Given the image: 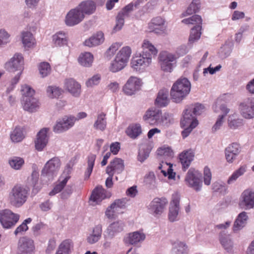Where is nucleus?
<instances>
[{
    "mask_svg": "<svg viewBox=\"0 0 254 254\" xmlns=\"http://www.w3.org/2000/svg\"><path fill=\"white\" fill-rule=\"evenodd\" d=\"M48 131V128H44L38 133L37 139L35 142V148L37 150L42 151L46 146L48 141L47 134Z\"/></svg>",
    "mask_w": 254,
    "mask_h": 254,
    "instance_id": "5701e85b",
    "label": "nucleus"
},
{
    "mask_svg": "<svg viewBox=\"0 0 254 254\" xmlns=\"http://www.w3.org/2000/svg\"><path fill=\"white\" fill-rule=\"evenodd\" d=\"M248 216L245 212L240 213L236 219L234 225L233 231L236 232L242 229L246 225Z\"/></svg>",
    "mask_w": 254,
    "mask_h": 254,
    "instance_id": "2f4dec72",
    "label": "nucleus"
},
{
    "mask_svg": "<svg viewBox=\"0 0 254 254\" xmlns=\"http://www.w3.org/2000/svg\"><path fill=\"white\" fill-rule=\"evenodd\" d=\"M124 161L121 158H115L106 167V172L109 176L121 174L124 170Z\"/></svg>",
    "mask_w": 254,
    "mask_h": 254,
    "instance_id": "dca6fc26",
    "label": "nucleus"
},
{
    "mask_svg": "<svg viewBox=\"0 0 254 254\" xmlns=\"http://www.w3.org/2000/svg\"><path fill=\"white\" fill-rule=\"evenodd\" d=\"M201 174L193 168H190L187 173L185 181L188 185L196 191L200 190L202 186Z\"/></svg>",
    "mask_w": 254,
    "mask_h": 254,
    "instance_id": "0eeeda50",
    "label": "nucleus"
},
{
    "mask_svg": "<svg viewBox=\"0 0 254 254\" xmlns=\"http://www.w3.org/2000/svg\"><path fill=\"white\" fill-rule=\"evenodd\" d=\"M100 80V76L99 75H95L89 79L86 83L88 87H92L94 85H97Z\"/></svg>",
    "mask_w": 254,
    "mask_h": 254,
    "instance_id": "338daca9",
    "label": "nucleus"
},
{
    "mask_svg": "<svg viewBox=\"0 0 254 254\" xmlns=\"http://www.w3.org/2000/svg\"><path fill=\"white\" fill-rule=\"evenodd\" d=\"M172 167V164L162 162V164H160L158 169L161 170L164 176H167L169 179H172L175 178V173L173 172Z\"/></svg>",
    "mask_w": 254,
    "mask_h": 254,
    "instance_id": "72a5a7b5",
    "label": "nucleus"
},
{
    "mask_svg": "<svg viewBox=\"0 0 254 254\" xmlns=\"http://www.w3.org/2000/svg\"><path fill=\"white\" fill-rule=\"evenodd\" d=\"M246 169L247 166L246 165L241 166L231 175L227 180V183L231 184L236 181L239 177L242 176L246 172Z\"/></svg>",
    "mask_w": 254,
    "mask_h": 254,
    "instance_id": "de8ad7c7",
    "label": "nucleus"
},
{
    "mask_svg": "<svg viewBox=\"0 0 254 254\" xmlns=\"http://www.w3.org/2000/svg\"><path fill=\"white\" fill-rule=\"evenodd\" d=\"M102 234V229L100 226H96L94 228L92 234L87 237V242L90 244H94L98 241Z\"/></svg>",
    "mask_w": 254,
    "mask_h": 254,
    "instance_id": "a19ab883",
    "label": "nucleus"
},
{
    "mask_svg": "<svg viewBox=\"0 0 254 254\" xmlns=\"http://www.w3.org/2000/svg\"><path fill=\"white\" fill-rule=\"evenodd\" d=\"M194 116L191 109H186L181 121L182 127H185L188 125H191L192 127H195L198 125V122Z\"/></svg>",
    "mask_w": 254,
    "mask_h": 254,
    "instance_id": "412c9836",
    "label": "nucleus"
},
{
    "mask_svg": "<svg viewBox=\"0 0 254 254\" xmlns=\"http://www.w3.org/2000/svg\"><path fill=\"white\" fill-rule=\"evenodd\" d=\"M96 158V156L95 154H91L88 156V167L84 174V180H87L89 178L94 166Z\"/></svg>",
    "mask_w": 254,
    "mask_h": 254,
    "instance_id": "c03bdc74",
    "label": "nucleus"
},
{
    "mask_svg": "<svg viewBox=\"0 0 254 254\" xmlns=\"http://www.w3.org/2000/svg\"><path fill=\"white\" fill-rule=\"evenodd\" d=\"M131 49L129 46L123 47L117 53L109 67L110 71L116 72L123 69L128 62L131 54Z\"/></svg>",
    "mask_w": 254,
    "mask_h": 254,
    "instance_id": "f257e3e1",
    "label": "nucleus"
},
{
    "mask_svg": "<svg viewBox=\"0 0 254 254\" xmlns=\"http://www.w3.org/2000/svg\"><path fill=\"white\" fill-rule=\"evenodd\" d=\"M24 163L23 158L13 157L9 160V164L11 168L15 170L20 169Z\"/></svg>",
    "mask_w": 254,
    "mask_h": 254,
    "instance_id": "603ef678",
    "label": "nucleus"
},
{
    "mask_svg": "<svg viewBox=\"0 0 254 254\" xmlns=\"http://www.w3.org/2000/svg\"><path fill=\"white\" fill-rule=\"evenodd\" d=\"M220 241L225 249L229 250L232 249L233 244L229 236H227L226 237L221 236L220 237Z\"/></svg>",
    "mask_w": 254,
    "mask_h": 254,
    "instance_id": "13d9d810",
    "label": "nucleus"
},
{
    "mask_svg": "<svg viewBox=\"0 0 254 254\" xmlns=\"http://www.w3.org/2000/svg\"><path fill=\"white\" fill-rule=\"evenodd\" d=\"M177 252L176 254H187V247L183 243L180 242L178 244L177 247Z\"/></svg>",
    "mask_w": 254,
    "mask_h": 254,
    "instance_id": "774afa93",
    "label": "nucleus"
},
{
    "mask_svg": "<svg viewBox=\"0 0 254 254\" xmlns=\"http://www.w3.org/2000/svg\"><path fill=\"white\" fill-rule=\"evenodd\" d=\"M39 176V173L36 171H33L31 174V180L33 186V191H34L35 190V192H37L41 188V187H38L36 186L38 181Z\"/></svg>",
    "mask_w": 254,
    "mask_h": 254,
    "instance_id": "0e129e2a",
    "label": "nucleus"
},
{
    "mask_svg": "<svg viewBox=\"0 0 254 254\" xmlns=\"http://www.w3.org/2000/svg\"><path fill=\"white\" fill-rule=\"evenodd\" d=\"M84 17L83 13L76 7L70 10L66 14L65 23L67 26H73L81 22Z\"/></svg>",
    "mask_w": 254,
    "mask_h": 254,
    "instance_id": "6e6552de",
    "label": "nucleus"
},
{
    "mask_svg": "<svg viewBox=\"0 0 254 254\" xmlns=\"http://www.w3.org/2000/svg\"><path fill=\"white\" fill-rule=\"evenodd\" d=\"M73 248L72 241L70 239H66L60 244L57 251L62 254H70Z\"/></svg>",
    "mask_w": 254,
    "mask_h": 254,
    "instance_id": "c756f323",
    "label": "nucleus"
},
{
    "mask_svg": "<svg viewBox=\"0 0 254 254\" xmlns=\"http://www.w3.org/2000/svg\"><path fill=\"white\" fill-rule=\"evenodd\" d=\"M170 102L168 98V91L166 89H162L158 93L155 100V104L158 107H164L167 106Z\"/></svg>",
    "mask_w": 254,
    "mask_h": 254,
    "instance_id": "a878e982",
    "label": "nucleus"
},
{
    "mask_svg": "<svg viewBox=\"0 0 254 254\" xmlns=\"http://www.w3.org/2000/svg\"><path fill=\"white\" fill-rule=\"evenodd\" d=\"M35 250L34 241L27 237L21 238L18 244L19 254H32Z\"/></svg>",
    "mask_w": 254,
    "mask_h": 254,
    "instance_id": "4468645a",
    "label": "nucleus"
},
{
    "mask_svg": "<svg viewBox=\"0 0 254 254\" xmlns=\"http://www.w3.org/2000/svg\"><path fill=\"white\" fill-rule=\"evenodd\" d=\"M157 153L158 155L167 157H172L173 155V152L171 148L165 146L158 148L157 150Z\"/></svg>",
    "mask_w": 254,
    "mask_h": 254,
    "instance_id": "4d7b16f0",
    "label": "nucleus"
},
{
    "mask_svg": "<svg viewBox=\"0 0 254 254\" xmlns=\"http://www.w3.org/2000/svg\"><path fill=\"white\" fill-rule=\"evenodd\" d=\"M29 189L21 185H16L12 189L9 194L10 204L16 207L21 206L28 197Z\"/></svg>",
    "mask_w": 254,
    "mask_h": 254,
    "instance_id": "f03ea898",
    "label": "nucleus"
},
{
    "mask_svg": "<svg viewBox=\"0 0 254 254\" xmlns=\"http://www.w3.org/2000/svg\"><path fill=\"white\" fill-rule=\"evenodd\" d=\"M212 189L214 191L225 193L227 192V187L223 182H215L212 185Z\"/></svg>",
    "mask_w": 254,
    "mask_h": 254,
    "instance_id": "5fc2aeb1",
    "label": "nucleus"
},
{
    "mask_svg": "<svg viewBox=\"0 0 254 254\" xmlns=\"http://www.w3.org/2000/svg\"><path fill=\"white\" fill-rule=\"evenodd\" d=\"M24 59L22 55L16 54L10 61L5 64V68L9 72L20 71L22 73L23 69Z\"/></svg>",
    "mask_w": 254,
    "mask_h": 254,
    "instance_id": "9d476101",
    "label": "nucleus"
},
{
    "mask_svg": "<svg viewBox=\"0 0 254 254\" xmlns=\"http://www.w3.org/2000/svg\"><path fill=\"white\" fill-rule=\"evenodd\" d=\"M152 61V56L149 54H142L133 57L131 61V67L136 70H140L149 66Z\"/></svg>",
    "mask_w": 254,
    "mask_h": 254,
    "instance_id": "1a4fd4ad",
    "label": "nucleus"
},
{
    "mask_svg": "<svg viewBox=\"0 0 254 254\" xmlns=\"http://www.w3.org/2000/svg\"><path fill=\"white\" fill-rule=\"evenodd\" d=\"M110 196V193H108L107 191L102 186H99L93 190L90 199L96 204H98L103 199L109 197Z\"/></svg>",
    "mask_w": 254,
    "mask_h": 254,
    "instance_id": "6ab92c4d",
    "label": "nucleus"
},
{
    "mask_svg": "<svg viewBox=\"0 0 254 254\" xmlns=\"http://www.w3.org/2000/svg\"><path fill=\"white\" fill-rule=\"evenodd\" d=\"M104 41V34L102 32H98L96 35L87 39L84 42L86 46L92 47L97 46L102 43Z\"/></svg>",
    "mask_w": 254,
    "mask_h": 254,
    "instance_id": "c85d7f7f",
    "label": "nucleus"
},
{
    "mask_svg": "<svg viewBox=\"0 0 254 254\" xmlns=\"http://www.w3.org/2000/svg\"><path fill=\"white\" fill-rule=\"evenodd\" d=\"M241 152V147L238 143H232L225 149V153L227 161L232 163Z\"/></svg>",
    "mask_w": 254,
    "mask_h": 254,
    "instance_id": "aec40b11",
    "label": "nucleus"
},
{
    "mask_svg": "<svg viewBox=\"0 0 254 254\" xmlns=\"http://www.w3.org/2000/svg\"><path fill=\"white\" fill-rule=\"evenodd\" d=\"M193 153L191 150L184 151L180 155L179 158L184 171H185L190 165V162L193 159Z\"/></svg>",
    "mask_w": 254,
    "mask_h": 254,
    "instance_id": "cd10ccee",
    "label": "nucleus"
},
{
    "mask_svg": "<svg viewBox=\"0 0 254 254\" xmlns=\"http://www.w3.org/2000/svg\"><path fill=\"white\" fill-rule=\"evenodd\" d=\"M126 204V202L125 199H118L115 200V202L111 205V208H114L115 210L118 211L119 208H125Z\"/></svg>",
    "mask_w": 254,
    "mask_h": 254,
    "instance_id": "680f3d73",
    "label": "nucleus"
},
{
    "mask_svg": "<svg viewBox=\"0 0 254 254\" xmlns=\"http://www.w3.org/2000/svg\"><path fill=\"white\" fill-rule=\"evenodd\" d=\"M64 87L73 96L78 97L81 92V86L72 78L66 79L64 82Z\"/></svg>",
    "mask_w": 254,
    "mask_h": 254,
    "instance_id": "b1692460",
    "label": "nucleus"
},
{
    "mask_svg": "<svg viewBox=\"0 0 254 254\" xmlns=\"http://www.w3.org/2000/svg\"><path fill=\"white\" fill-rule=\"evenodd\" d=\"M148 29L150 32H153L157 34L164 33L166 29L165 21L160 16L154 17L148 23Z\"/></svg>",
    "mask_w": 254,
    "mask_h": 254,
    "instance_id": "2eb2a0df",
    "label": "nucleus"
},
{
    "mask_svg": "<svg viewBox=\"0 0 254 254\" xmlns=\"http://www.w3.org/2000/svg\"><path fill=\"white\" fill-rule=\"evenodd\" d=\"M161 69L165 72H171L174 68L175 55L167 51L161 52L158 57Z\"/></svg>",
    "mask_w": 254,
    "mask_h": 254,
    "instance_id": "423d86ee",
    "label": "nucleus"
},
{
    "mask_svg": "<svg viewBox=\"0 0 254 254\" xmlns=\"http://www.w3.org/2000/svg\"><path fill=\"white\" fill-rule=\"evenodd\" d=\"M21 91L23 96V108L29 112H34L39 107L38 100L33 97L35 91L30 86L24 85L22 86Z\"/></svg>",
    "mask_w": 254,
    "mask_h": 254,
    "instance_id": "7ed1b4c3",
    "label": "nucleus"
},
{
    "mask_svg": "<svg viewBox=\"0 0 254 254\" xmlns=\"http://www.w3.org/2000/svg\"><path fill=\"white\" fill-rule=\"evenodd\" d=\"M200 2L199 0H192L186 11L182 14L183 16L190 15L198 11L200 8Z\"/></svg>",
    "mask_w": 254,
    "mask_h": 254,
    "instance_id": "ea45409f",
    "label": "nucleus"
},
{
    "mask_svg": "<svg viewBox=\"0 0 254 254\" xmlns=\"http://www.w3.org/2000/svg\"><path fill=\"white\" fill-rule=\"evenodd\" d=\"M141 133V127L138 124L129 126L126 130L127 134L132 139L136 138Z\"/></svg>",
    "mask_w": 254,
    "mask_h": 254,
    "instance_id": "f704fd0d",
    "label": "nucleus"
},
{
    "mask_svg": "<svg viewBox=\"0 0 254 254\" xmlns=\"http://www.w3.org/2000/svg\"><path fill=\"white\" fill-rule=\"evenodd\" d=\"M39 72L44 77L49 74L51 71V65L48 62L41 63L38 66Z\"/></svg>",
    "mask_w": 254,
    "mask_h": 254,
    "instance_id": "864d4df0",
    "label": "nucleus"
},
{
    "mask_svg": "<svg viewBox=\"0 0 254 254\" xmlns=\"http://www.w3.org/2000/svg\"><path fill=\"white\" fill-rule=\"evenodd\" d=\"M191 112H192L195 116L200 115L204 110V106L201 104L196 103L194 105H191Z\"/></svg>",
    "mask_w": 254,
    "mask_h": 254,
    "instance_id": "69168bd1",
    "label": "nucleus"
},
{
    "mask_svg": "<svg viewBox=\"0 0 254 254\" xmlns=\"http://www.w3.org/2000/svg\"><path fill=\"white\" fill-rule=\"evenodd\" d=\"M125 225L121 221H118L111 224L108 229L107 231L109 235L113 237L117 233L121 232L123 229Z\"/></svg>",
    "mask_w": 254,
    "mask_h": 254,
    "instance_id": "7c9ffc66",
    "label": "nucleus"
},
{
    "mask_svg": "<svg viewBox=\"0 0 254 254\" xmlns=\"http://www.w3.org/2000/svg\"><path fill=\"white\" fill-rule=\"evenodd\" d=\"M182 22L187 25L191 24L195 25V26H202V19L200 15L195 14L189 18L183 19Z\"/></svg>",
    "mask_w": 254,
    "mask_h": 254,
    "instance_id": "37998d69",
    "label": "nucleus"
},
{
    "mask_svg": "<svg viewBox=\"0 0 254 254\" xmlns=\"http://www.w3.org/2000/svg\"><path fill=\"white\" fill-rule=\"evenodd\" d=\"M203 175L204 184L207 186L209 185L211 183L212 174L210 169L207 166L204 168Z\"/></svg>",
    "mask_w": 254,
    "mask_h": 254,
    "instance_id": "e2e57ef3",
    "label": "nucleus"
},
{
    "mask_svg": "<svg viewBox=\"0 0 254 254\" xmlns=\"http://www.w3.org/2000/svg\"><path fill=\"white\" fill-rule=\"evenodd\" d=\"M77 7L84 16L85 14H92L96 9V4L94 2L89 0L81 2Z\"/></svg>",
    "mask_w": 254,
    "mask_h": 254,
    "instance_id": "bb28decb",
    "label": "nucleus"
},
{
    "mask_svg": "<svg viewBox=\"0 0 254 254\" xmlns=\"http://www.w3.org/2000/svg\"><path fill=\"white\" fill-rule=\"evenodd\" d=\"M70 178V177L69 175L65 176L64 180H63L59 184H57L54 187L53 190L49 192V195L53 196L56 193L60 192L64 189Z\"/></svg>",
    "mask_w": 254,
    "mask_h": 254,
    "instance_id": "8fccbe9b",
    "label": "nucleus"
},
{
    "mask_svg": "<svg viewBox=\"0 0 254 254\" xmlns=\"http://www.w3.org/2000/svg\"><path fill=\"white\" fill-rule=\"evenodd\" d=\"M20 215L8 209L0 211V223L4 229H10L18 222Z\"/></svg>",
    "mask_w": 254,
    "mask_h": 254,
    "instance_id": "20e7f679",
    "label": "nucleus"
},
{
    "mask_svg": "<svg viewBox=\"0 0 254 254\" xmlns=\"http://www.w3.org/2000/svg\"><path fill=\"white\" fill-rule=\"evenodd\" d=\"M53 41L56 46H61L66 44L67 39L64 33L59 32L53 36Z\"/></svg>",
    "mask_w": 254,
    "mask_h": 254,
    "instance_id": "3c124183",
    "label": "nucleus"
},
{
    "mask_svg": "<svg viewBox=\"0 0 254 254\" xmlns=\"http://www.w3.org/2000/svg\"><path fill=\"white\" fill-rule=\"evenodd\" d=\"M24 138L22 129L18 127H16L10 134V138L13 142L21 141Z\"/></svg>",
    "mask_w": 254,
    "mask_h": 254,
    "instance_id": "a18cd8bd",
    "label": "nucleus"
},
{
    "mask_svg": "<svg viewBox=\"0 0 254 254\" xmlns=\"http://www.w3.org/2000/svg\"><path fill=\"white\" fill-rule=\"evenodd\" d=\"M161 112L158 110H148L143 117L144 121L151 125L157 124L161 118Z\"/></svg>",
    "mask_w": 254,
    "mask_h": 254,
    "instance_id": "4be33fe9",
    "label": "nucleus"
},
{
    "mask_svg": "<svg viewBox=\"0 0 254 254\" xmlns=\"http://www.w3.org/2000/svg\"><path fill=\"white\" fill-rule=\"evenodd\" d=\"M125 16L122 13L119 12L116 18V24L114 28V31L116 32L121 29L124 24Z\"/></svg>",
    "mask_w": 254,
    "mask_h": 254,
    "instance_id": "bf43d9fd",
    "label": "nucleus"
},
{
    "mask_svg": "<svg viewBox=\"0 0 254 254\" xmlns=\"http://www.w3.org/2000/svg\"><path fill=\"white\" fill-rule=\"evenodd\" d=\"M79 64L84 66H90L93 61V56L89 52L81 54L78 59Z\"/></svg>",
    "mask_w": 254,
    "mask_h": 254,
    "instance_id": "4c0bfd02",
    "label": "nucleus"
},
{
    "mask_svg": "<svg viewBox=\"0 0 254 254\" xmlns=\"http://www.w3.org/2000/svg\"><path fill=\"white\" fill-rule=\"evenodd\" d=\"M61 161L59 158L54 157L46 163L42 170V174L53 177L59 171Z\"/></svg>",
    "mask_w": 254,
    "mask_h": 254,
    "instance_id": "f3484780",
    "label": "nucleus"
},
{
    "mask_svg": "<svg viewBox=\"0 0 254 254\" xmlns=\"http://www.w3.org/2000/svg\"><path fill=\"white\" fill-rule=\"evenodd\" d=\"M239 206L246 210L254 207V191L251 189H247L242 193L239 202Z\"/></svg>",
    "mask_w": 254,
    "mask_h": 254,
    "instance_id": "9b49d317",
    "label": "nucleus"
},
{
    "mask_svg": "<svg viewBox=\"0 0 254 254\" xmlns=\"http://www.w3.org/2000/svg\"><path fill=\"white\" fill-rule=\"evenodd\" d=\"M201 25L194 26L191 29L189 38V43L192 44L200 39L201 35Z\"/></svg>",
    "mask_w": 254,
    "mask_h": 254,
    "instance_id": "e433bc0d",
    "label": "nucleus"
},
{
    "mask_svg": "<svg viewBox=\"0 0 254 254\" xmlns=\"http://www.w3.org/2000/svg\"><path fill=\"white\" fill-rule=\"evenodd\" d=\"M242 116L248 119L254 117V99H249L240 105Z\"/></svg>",
    "mask_w": 254,
    "mask_h": 254,
    "instance_id": "a211bd4d",
    "label": "nucleus"
},
{
    "mask_svg": "<svg viewBox=\"0 0 254 254\" xmlns=\"http://www.w3.org/2000/svg\"><path fill=\"white\" fill-rule=\"evenodd\" d=\"M142 84L141 79L136 77L131 76L124 86L123 90L126 95H132L140 90Z\"/></svg>",
    "mask_w": 254,
    "mask_h": 254,
    "instance_id": "f8f14e48",
    "label": "nucleus"
},
{
    "mask_svg": "<svg viewBox=\"0 0 254 254\" xmlns=\"http://www.w3.org/2000/svg\"><path fill=\"white\" fill-rule=\"evenodd\" d=\"M22 43L25 47L31 48L35 43V40L33 35L29 32L22 33Z\"/></svg>",
    "mask_w": 254,
    "mask_h": 254,
    "instance_id": "79ce46f5",
    "label": "nucleus"
},
{
    "mask_svg": "<svg viewBox=\"0 0 254 254\" xmlns=\"http://www.w3.org/2000/svg\"><path fill=\"white\" fill-rule=\"evenodd\" d=\"M191 84L186 78L178 79L176 82V103H180L189 94Z\"/></svg>",
    "mask_w": 254,
    "mask_h": 254,
    "instance_id": "39448f33",
    "label": "nucleus"
},
{
    "mask_svg": "<svg viewBox=\"0 0 254 254\" xmlns=\"http://www.w3.org/2000/svg\"><path fill=\"white\" fill-rule=\"evenodd\" d=\"M106 114L102 113L98 115L97 119L94 124V127L97 129L104 130L106 127Z\"/></svg>",
    "mask_w": 254,
    "mask_h": 254,
    "instance_id": "49530a36",
    "label": "nucleus"
},
{
    "mask_svg": "<svg viewBox=\"0 0 254 254\" xmlns=\"http://www.w3.org/2000/svg\"><path fill=\"white\" fill-rule=\"evenodd\" d=\"M145 238V236L143 233L137 231L129 234L125 241L131 245H134L143 241Z\"/></svg>",
    "mask_w": 254,
    "mask_h": 254,
    "instance_id": "473e14b6",
    "label": "nucleus"
},
{
    "mask_svg": "<svg viewBox=\"0 0 254 254\" xmlns=\"http://www.w3.org/2000/svg\"><path fill=\"white\" fill-rule=\"evenodd\" d=\"M32 219L30 218L25 219L22 223L15 230L14 232V234L17 235L18 234L26 231L28 229L27 224L30 223Z\"/></svg>",
    "mask_w": 254,
    "mask_h": 254,
    "instance_id": "6e6d98bb",
    "label": "nucleus"
},
{
    "mask_svg": "<svg viewBox=\"0 0 254 254\" xmlns=\"http://www.w3.org/2000/svg\"><path fill=\"white\" fill-rule=\"evenodd\" d=\"M167 204V199L165 198H155L150 203V207L156 214L162 213Z\"/></svg>",
    "mask_w": 254,
    "mask_h": 254,
    "instance_id": "393cba45",
    "label": "nucleus"
},
{
    "mask_svg": "<svg viewBox=\"0 0 254 254\" xmlns=\"http://www.w3.org/2000/svg\"><path fill=\"white\" fill-rule=\"evenodd\" d=\"M63 90L56 86H49L47 89L48 96L51 98H59L63 93Z\"/></svg>",
    "mask_w": 254,
    "mask_h": 254,
    "instance_id": "09e8293b",
    "label": "nucleus"
},
{
    "mask_svg": "<svg viewBox=\"0 0 254 254\" xmlns=\"http://www.w3.org/2000/svg\"><path fill=\"white\" fill-rule=\"evenodd\" d=\"M228 125L231 128L236 129L243 126V120L239 119H232V118L230 117L228 120Z\"/></svg>",
    "mask_w": 254,
    "mask_h": 254,
    "instance_id": "052dcab7",
    "label": "nucleus"
},
{
    "mask_svg": "<svg viewBox=\"0 0 254 254\" xmlns=\"http://www.w3.org/2000/svg\"><path fill=\"white\" fill-rule=\"evenodd\" d=\"M76 119L74 117L65 116L58 121L54 127V131L56 133H61L68 130L74 124Z\"/></svg>",
    "mask_w": 254,
    "mask_h": 254,
    "instance_id": "ddd939ff",
    "label": "nucleus"
},
{
    "mask_svg": "<svg viewBox=\"0 0 254 254\" xmlns=\"http://www.w3.org/2000/svg\"><path fill=\"white\" fill-rule=\"evenodd\" d=\"M220 109L221 111L224 113V114L219 116L215 124L212 127V131L213 132H216L217 130L220 128L224 122V117L229 112V109L227 108L225 105L221 106Z\"/></svg>",
    "mask_w": 254,
    "mask_h": 254,
    "instance_id": "c9c22d12",
    "label": "nucleus"
},
{
    "mask_svg": "<svg viewBox=\"0 0 254 254\" xmlns=\"http://www.w3.org/2000/svg\"><path fill=\"white\" fill-rule=\"evenodd\" d=\"M142 47L143 48L142 54H149L156 56L158 53L157 49L149 41L144 40Z\"/></svg>",
    "mask_w": 254,
    "mask_h": 254,
    "instance_id": "58836bf2",
    "label": "nucleus"
}]
</instances>
